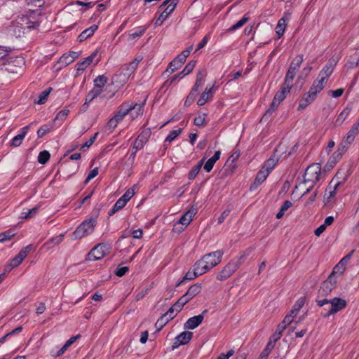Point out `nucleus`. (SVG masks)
Returning <instances> with one entry per match:
<instances>
[{
  "label": "nucleus",
  "mask_w": 359,
  "mask_h": 359,
  "mask_svg": "<svg viewBox=\"0 0 359 359\" xmlns=\"http://www.w3.org/2000/svg\"><path fill=\"white\" fill-rule=\"evenodd\" d=\"M130 107H131L129 106V102H123L120 105L117 112L113 116V118L119 123L123 119L125 116L131 111Z\"/></svg>",
  "instance_id": "a878e982"
},
{
  "label": "nucleus",
  "mask_w": 359,
  "mask_h": 359,
  "mask_svg": "<svg viewBox=\"0 0 359 359\" xmlns=\"http://www.w3.org/2000/svg\"><path fill=\"white\" fill-rule=\"evenodd\" d=\"M285 330V329L284 328V327H282V325H278V327L276 330V332L273 336L275 341L278 340L280 338V337Z\"/></svg>",
  "instance_id": "e2e57ef3"
},
{
  "label": "nucleus",
  "mask_w": 359,
  "mask_h": 359,
  "mask_svg": "<svg viewBox=\"0 0 359 359\" xmlns=\"http://www.w3.org/2000/svg\"><path fill=\"white\" fill-rule=\"evenodd\" d=\"M20 69H21V67L13 66L11 62H9L8 64L7 67H6V70L8 72L15 73V74H18Z\"/></svg>",
  "instance_id": "69168bd1"
},
{
  "label": "nucleus",
  "mask_w": 359,
  "mask_h": 359,
  "mask_svg": "<svg viewBox=\"0 0 359 359\" xmlns=\"http://www.w3.org/2000/svg\"><path fill=\"white\" fill-rule=\"evenodd\" d=\"M196 62L194 61H190L188 64H187V65L184 67V68L181 72L175 74L173 76V78L171 80V83L175 81L176 80H180L186 75L190 74L193 71Z\"/></svg>",
  "instance_id": "bb28decb"
},
{
  "label": "nucleus",
  "mask_w": 359,
  "mask_h": 359,
  "mask_svg": "<svg viewBox=\"0 0 359 359\" xmlns=\"http://www.w3.org/2000/svg\"><path fill=\"white\" fill-rule=\"evenodd\" d=\"M355 252V250H351L348 255L344 256L339 262L340 264L343 265L345 268L348 263L349 262L351 257L353 256V253Z\"/></svg>",
  "instance_id": "680f3d73"
},
{
  "label": "nucleus",
  "mask_w": 359,
  "mask_h": 359,
  "mask_svg": "<svg viewBox=\"0 0 359 359\" xmlns=\"http://www.w3.org/2000/svg\"><path fill=\"white\" fill-rule=\"evenodd\" d=\"M203 160H201L196 165H195L192 169L189 171L188 174V178L190 180H193L196 178L197 175L198 174L201 166L203 165Z\"/></svg>",
  "instance_id": "09e8293b"
},
{
  "label": "nucleus",
  "mask_w": 359,
  "mask_h": 359,
  "mask_svg": "<svg viewBox=\"0 0 359 359\" xmlns=\"http://www.w3.org/2000/svg\"><path fill=\"white\" fill-rule=\"evenodd\" d=\"M269 172L265 170L264 168H261L259 172L257 174V176L255 179L253 183L251 184L250 187V191H254L257 189V187L261 185L268 177L269 175Z\"/></svg>",
  "instance_id": "5701e85b"
},
{
  "label": "nucleus",
  "mask_w": 359,
  "mask_h": 359,
  "mask_svg": "<svg viewBox=\"0 0 359 359\" xmlns=\"http://www.w3.org/2000/svg\"><path fill=\"white\" fill-rule=\"evenodd\" d=\"M97 51H94L90 55L86 57L83 61L78 62L76 65V75H80L88 66H90L95 57L97 56Z\"/></svg>",
  "instance_id": "aec40b11"
},
{
  "label": "nucleus",
  "mask_w": 359,
  "mask_h": 359,
  "mask_svg": "<svg viewBox=\"0 0 359 359\" xmlns=\"http://www.w3.org/2000/svg\"><path fill=\"white\" fill-rule=\"evenodd\" d=\"M304 61V56L302 54L297 55L292 61L290 65L289 69L295 71L297 72V69L301 66L302 63Z\"/></svg>",
  "instance_id": "58836bf2"
},
{
  "label": "nucleus",
  "mask_w": 359,
  "mask_h": 359,
  "mask_svg": "<svg viewBox=\"0 0 359 359\" xmlns=\"http://www.w3.org/2000/svg\"><path fill=\"white\" fill-rule=\"evenodd\" d=\"M359 134V118L353 124L350 130L343 137L339 144L337 150L331 155L325 165V169L330 170L341 159L354 142L356 136Z\"/></svg>",
  "instance_id": "f257e3e1"
},
{
  "label": "nucleus",
  "mask_w": 359,
  "mask_h": 359,
  "mask_svg": "<svg viewBox=\"0 0 359 359\" xmlns=\"http://www.w3.org/2000/svg\"><path fill=\"white\" fill-rule=\"evenodd\" d=\"M359 65V49L355 50L351 54L346 63V67L348 69L355 68Z\"/></svg>",
  "instance_id": "c85d7f7f"
},
{
  "label": "nucleus",
  "mask_w": 359,
  "mask_h": 359,
  "mask_svg": "<svg viewBox=\"0 0 359 359\" xmlns=\"http://www.w3.org/2000/svg\"><path fill=\"white\" fill-rule=\"evenodd\" d=\"M178 0H165L160 8H164L155 21L156 26H161L176 8Z\"/></svg>",
  "instance_id": "9d476101"
},
{
  "label": "nucleus",
  "mask_w": 359,
  "mask_h": 359,
  "mask_svg": "<svg viewBox=\"0 0 359 359\" xmlns=\"http://www.w3.org/2000/svg\"><path fill=\"white\" fill-rule=\"evenodd\" d=\"M39 211V207H34L32 209H24L20 214L22 219H30L33 217Z\"/></svg>",
  "instance_id": "c03bdc74"
},
{
  "label": "nucleus",
  "mask_w": 359,
  "mask_h": 359,
  "mask_svg": "<svg viewBox=\"0 0 359 359\" xmlns=\"http://www.w3.org/2000/svg\"><path fill=\"white\" fill-rule=\"evenodd\" d=\"M221 151H216L214 155L206 161L203 168L207 172H210L212 170L215 163L219 159Z\"/></svg>",
  "instance_id": "72a5a7b5"
},
{
  "label": "nucleus",
  "mask_w": 359,
  "mask_h": 359,
  "mask_svg": "<svg viewBox=\"0 0 359 359\" xmlns=\"http://www.w3.org/2000/svg\"><path fill=\"white\" fill-rule=\"evenodd\" d=\"M337 283L338 280L333 278V276H329L328 278L321 283L316 299H321L320 297L328 296L336 287Z\"/></svg>",
  "instance_id": "f8f14e48"
},
{
  "label": "nucleus",
  "mask_w": 359,
  "mask_h": 359,
  "mask_svg": "<svg viewBox=\"0 0 359 359\" xmlns=\"http://www.w3.org/2000/svg\"><path fill=\"white\" fill-rule=\"evenodd\" d=\"M172 319V318H170V315H168V312H166L156 321L155 324L156 329L158 330H161L164 327V325H165Z\"/></svg>",
  "instance_id": "79ce46f5"
},
{
  "label": "nucleus",
  "mask_w": 359,
  "mask_h": 359,
  "mask_svg": "<svg viewBox=\"0 0 359 359\" xmlns=\"http://www.w3.org/2000/svg\"><path fill=\"white\" fill-rule=\"evenodd\" d=\"M323 90V89L318 86V85L313 83L309 90L304 93L299 100L297 110L302 111L312 104L316 100L318 95Z\"/></svg>",
  "instance_id": "423d86ee"
},
{
  "label": "nucleus",
  "mask_w": 359,
  "mask_h": 359,
  "mask_svg": "<svg viewBox=\"0 0 359 359\" xmlns=\"http://www.w3.org/2000/svg\"><path fill=\"white\" fill-rule=\"evenodd\" d=\"M149 27V25L140 26L136 27L134 31L129 34V38L132 40L142 36Z\"/></svg>",
  "instance_id": "4c0bfd02"
},
{
  "label": "nucleus",
  "mask_w": 359,
  "mask_h": 359,
  "mask_svg": "<svg viewBox=\"0 0 359 359\" xmlns=\"http://www.w3.org/2000/svg\"><path fill=\"white\" fill-rule=\"evenodd\" d=\"M249 20V16L248 14H245L240 20H238L236 24L232 25L230 28V30L234 31L236 30L241 27H243L248 21Z\"/></svg>",
  "instance_id": "864d4df0"
},
{
  "label": "nucleus",
  "mask_w": 359,
  "mask_h": 359,
  "mask_svg": "<svg viewBox=\"0 0 359 359\" xmlns=\"http://www.w3.org/2000/svg\"><path fill=\"white\" fill-rule=\"evenodd\" d=\"M51 128L48 125L41 126L37 130V136L39 138L43 137L46 134L50 131Z\"/></svg>",
  "instance_id": "13d9d810"
},
{
  "label": "nucleus",
  "mask_w": 359,
  "mask_h": 359,
  "mask_svg": "<svg viewBox=\"0 0 359 359\" xmlns=\"http://www.w3.org/2000/svg\"><path fill=\"white\" fill-rule=\"evenodd\" d=\"M336 63L334 60H330L327 64L323 67L317 79H315L313 83L323 89L327 82L328 78L334 72Z\"/></svg>",
  "instance_id": "6e6552de"
},
{
  "label": "nucleus",
  "mask_w": 359,
  "mask_h": 359,
  "mask_svg": "<svg viewBox=\"0 0 359 359\" xmlns=\"http://www.w3.org/2000/svg\"><path fill=\"white\" fill-rule=\"evenodd\" d=\"M186 304L187 302L182 301V297H180L178 301L175 304H173L167 311L168 315H170V318H174L176 314L182 310V307Z\"/></svg>",
  "instance_id": "c756f323"
},
{
  "label": "nucleus",
  "mask_w": 359,
  "mask_h": 359,
  "mask_svg": "<svg viewBox=\"0 0 359 359\" xmlns=\"http://www.w3.org/2000/svg\"><path fill=\"white\" fill-rule=\"evenodd\" d=\"M201 286L199 284H194L191 285L187 292L182 295V301H184L188 303L191 299H192L194 297H196L198 294L201 292Z\"/></svg>",
  "instance_id": "393cba45"
},
{
  "label": "nucleus",
  "mask_w": 359,
  "mask_h": 359,
  "mask_svg": "<svg viewBox=\"0 0 359 359\" xmlns=\"http://www.w3.org/2000/svg\"><path fill=\"white\" fill-rule=\"evenodd\" d=\"M142 60V57H137L128 65H125L122 67L121 74L124 76L123 79L122 80L123 82H126L130 77V76L134 74Z\"/></svg>",
  "instance_id": "4468645a"
},
{
  "label": "nucleus",
  "mask_w": 359,
  "mask_h": 359,
  "mask_svg": "<svg viewBox=\"0 0 359 359\" xmlns=\"http://www.w3.org/2000/svg\"><path fill=\"white\" fill-rule=\"evenodd\" d=\"M151 135L149 130L146 129L141 132V133L136 138L133 149L139 151L142 149L146 143L148 142Z\"/></svg>",
  "instance_id": "f3484780"
},
{
  "label": "nucleus",
  "mask_w": 359,
  "mask_h": 359,
  "mask_svg": "<svg viewBox=\"0 0 359 359\" xmlns=\"http://www.w3.org/2000/svg\"><path fill=\"white\" fill-rule=\"evenodd\" d=\"M108 81V78L104 75H100L97 76L94 81V87L102 90L103 87Z\"/></svg>",
  "instance_id": "a18cd8bd"
},
{
  "label": "nucleus",
  "mask_w": 359,
  "mask_h": 359,
  "mask_svg": "<svg viewBox=\"0 0 359 359\" xmlns=\"http://www.w3.org/2000/svg\"><path fill=\"white\" fill-rule=\"evenodd\" d=\"M13 234L10 231H7L0 233V242H4L10 240Z\"/></svg>",
  "instance_id": "0e129e2a"
},
{
  "label": "nucleus",
  "mask_w": 359,
  "mask_h": 359,
  "mask_svg": "<svg viewBox=\"0 0 359 359\" xmlns=\"http://www.w3.org/2000/svg\"><path fill=\"white\" fill-rule=\"evenodd\" d=\"M341 184V182L338 180H335L333 179L330 184L328 185L327 188L326 189V193L328 194V198H331L334 196L336 190L338 188V187Z\"/></svg>",
  "instance_id": "e433bc0d"
},
{
  "label": "nucleus",
  "mask_w": 359,
  "mask_h": 359,
  "mask_svg": "<svg viewBox=\"0 0 359 359\" xmlns=\"http://www.w3.org/2000/svg\"><path fill=\"white\" fill-rule=\"evenodd\" d=\"M135 187L136 185H134L133 187L128 189L120 198L121 200H123L127 203L130 200V198L135 195Z\"/></svg>",
  "instance_id": "8fccbe9b"
},
{
  "label": "nucleus",
  "mask_w": 359,
  "mask_h": 359,
  "mask_svg": "<svg viewBox=\"0 0 359 359\" xmlns=\"http://www.w3.org/2000/svg\"><path fill=\"white\" fill-rule=\"evenodd\" d=\"M69 113V110L67 109H64L60 110L56 115L55 118V121H64L66 118L67 117L68 114Z\"/></svg>",
  "instance_id": "5fc2aeb1"
},
{
  "label": "nucleus",
  "mask_w": 359,
  "mask_h": 359,
  "mask_svg": "<svg viewBox=\"0 0 359 359\" xmlns=\"http://www.w3.org/2000/svg\"><path fill=\"white\" fill-rule=\"evenodd\" d=\"M320 174L321 165L319 163H312L307 167L304 176V184L309 183L310 184L303 193V196L309 193L314 184L319 181Z\"/></svg>",
  "instance_id": "20e7f679"
},
{
  "label": "nucleus",
  "mask_w": 359,
  "mask_h": 359,
  "mask_svg": "<svg viewBox=\"0 0 359 359\" xmlns=\"http://www.w3.org/2000/svg\"><path fill=\"white\" fill-rule=\"evenodd\" d=\"M129 106L131 107V115L133 117H136L140 114H142L143 113V106L144 103L142 104H138L136 103L135 104H133L132 103L129 102Z\"/></svg>",
  "instance_id": "49530a36"
},
{
  "label": "nucleus",
  "mask_w": 359,
  "mask_h": 359,
  "mask_svg": "<svg viewBox=\"0 0 359 359\" xmlns=\"http://www.w3.org/2000/svg\"><path fill=\"white\" fill-rule=\"evenodd\" d=\"M118 123V122L112 117L107 123L106 128L107 130L111 133L114 130V129L117 126Z\"/></svg>",
  "instance_id": "bf43d9fd"
},
{
  "label": "nucleus",
  "mask_w": 359,
  "mask_h": 359,
  "mask_svg": "<svg viewBox=\"0 0 359 359\" xmlns=\"http://www.w3.org/2000/svg\"><path fill=\"white\" fill-rule=\"evenodd\" d=\"M292 88L282 84L280 90L276 93L269 108L266 110L264 116H271L278 108L280 104L285 99L286 95L290 92Z\"/></svg>",
  "instance_id": "1a4fd4ad"
},
{
  "label": "nucleus",
  "mask_w": 359,
  "mask_h": 359,
  "mask_svg": "<svg viewBox=\"0 0 359 359\" xmlns=\"http://www.w3.org/2000/svg\"><path fill=\"white\" fill-rule=\"evenodd\" d=\"M290 13L285 12L284 13L283 16L278 20L276 27V32L278 36V38H280L285 33L287 27V22L290 20Z\"/></svg>",
  "instance_id": "412c9836"
},
{
  "label": "nucleus",
  "mask_w": 359,
  "mask_h": 359,
  "mask_svg": "<svg viewBox=\"0 0 359 359\" xmlns=\"http://www.w3.org/2000/svg\"><path fill=\"white\" fill-rule=\"evenodd\" d=\"M351 111V108L349 107H346L338 115L335 123L337 126L341 125L348 117Z\"/></svg>",
  "instance_id": "c9c22d12"
},
{
  "label": "nucleus",
  "mask_w": 359,
  "mask_h": 359,
  "mask_svg": "<svg viewBox=\"0 0 359 359\" xmlns=\"http://www.w3.org/2000/svg\"><path fill=\"white\" fill-rule=\"evenodd\" d=\"M129 270L128 266H118L116 271V275L118 277L123 276Z\"/></svg>",
  "instance_id": "774afa93"
},
{
  "label": "nucleus",
  "mask_w": 359,
  "mask_h": 359,
  "mask_svg": "<svg viewBox=\"0 0 359 359\" xmlns=\"http://www.w3.org/2000/svg\"><path fill=\"white\" fill-rule=\"evenodd\" d=\"M251 251V249H247L239 256L235 257L231 259L230 262L217 274L216 278L220 281H224L229 278L241 266L245 259L250 254Z\"/></svg>",
  "instance_id": "7ed1b4c3"
},
{
  "label": "nucleus",
  "mask_w": 359,
  "mask_h": 359,
  "mask_svg": "<svg viewBox=\"0 0 359 359\" xmlns=\"http://www.w3.org/2000/svg\"><path fill=\"white\" fill-rule=\"evenodd\" d=\"M184 62V60L182 59V57L178 55L172 61L170 62L166 71L170 72V73H173L180 69Z\"/></svg>",
  "instance_id": "473e14b6"
},
{
  "label": "nucleus",
  "mask_w": 359,
  "mask_h": 359,
  "mask_svg": "<svg viewBox=\"0 0 359 359\" xmlns=\"http://www.w3.org/2000/svg\"><path fill=\"white\" fill-rule=\"evenodd\" d=\"M223 255L222 250H216L205 255L203 257L210 270L221 262Z\"/></svg>",
  "instance_id": "2eb2a0df"
},
{
  "label": "nucleus",
  "mask_w": 359,
  "mask_h": 359,
  "mask_svg": "<svg viewBox=\"0 0 359 359\" xmlns=\"http://www.w3.org/2000/svg\"><path fill=\"white\" fill-rule=\"evenodd\" d=\"M109 251V247L104 243H100L93 248L88 255V260H100L103 258Z\"/></svg>",
  "instance_id": "ddd939ff"
},
{
  "label": "nucleus",
  "mask_w": 359,
  "mask_h": 359,
  "mask_svg": "<svg viewBox=\"0 0 359 359\" xmlns=\"http://www.w3.org/2000/svg\"><path fill=\"white\" fill-rule=\"evenodd\" d=\"M278 162V158L276 154L272 155L262 165V168L271 173Z\"/></svg>",
  "instance_id": "7c9ffc66"
},
{
  "label": "nucleus",
  "mask_w": 359,
  "mask_h": 359,
  "mask_svg": "<svg viewBox=\"0 0 359 359\" xmlns=\"http://www.w3.org/2000/svg\"><path fill=\"white\" fill-rule=\"evenodd\" d=\"M193 267L194 269L196 271V273L201 276L210 270L203 257L197 261Z\"/></svg>",
  "instance_id": "2f4dec72"
},
{
  "label": "nucleus",
  "mask_w": 359,
  "mask_h": 359,
  "mask_svg": "<svg viewBox=\"0 0 359 359\" xmlns=\"http://www.w3.org/2000/svg\"><path fill=\"white\" fill-rule=\"evenodd\" d=\"M346 268L338 262L333 268L332 273L330 276H333V278L338 280L339 276H341L345 271Z\"/></svg>",
  "instance_id": "a19ab883"
},
{
  "label": "nucleus",
  "mask_w": 359,
  "mask_h": 359,
  "mask_svg": "<svg viewBox=\"0 0 359 359\" xmlns=\"http://www.w3.org/2000/svg\"><path fill=\"white\" fill-rule=\"evenodd\" d=\"M207 310H204L201 314L189 318L184 323V327L187 330H194L197 327L203 320L204 315Z\"/></svg>",
  "instance_id": "a211bd4d"
},
{
  "label": "nucleus",
  "mask_w": 359,
  "mask_h": 359,
  "mask_svg": "<svg viewBox=\"0 0 359 359\" xmlns=\"http://www.w3.org/2000/svg\"><path fill=\"white\" fill-rule=\"evenodd\" d=\"M32 249V245H28L23 248L20 250L19 253L13 258L12 259L11 263L9 264V266L11 268H15L18 266L23 260L27 257L28 254L30 252V251Z\"/></svg>",
  "instance_id": "dca6fc26"
},
{
  "label": "nucleus",
  "mask_w": 359,
  "mask_h": 359,
  "mask_svg": "<svg viewBox=\"0 0 359 359\" xmlns=\"http://www.w3.org/2000/svg\"><path fill=\"white\" fill-rule=\"evenodd\" d=\"M359 134V118L353 124L350 130L343 137L339 144L337 150L331 155L325 165V169L330 170L341 159L354 142L356 136Z\"/></svg>",
  "instance_id": "f03ea898"
},
{
  "label": "nucleus",
  "mask_w": 359,
  "mask_h": 359,
  "mask_svg": "<svg viewBox=\"0 0 359 359\" xmlns=\"http://www.w3.org/2000/svg\"><path fill=\"white\" fill-rule=\"evenodd\" d=\"M96 224L97 219L95 218L85 219L72 233L73 239H81L90 235L94 231Z\"/></svg>",
  "instance_id": "39448f33"
},
{
  "label": "nucleus",
  "mask_w": 359,
  "mask_h": 359,
  "mask_svg": "<svg viewBox=\"0 0 359 359\" xmlns=\"http://www.w3.org/2000/svg\"><path fill=\"white\" fill-rule=\"evenodd\" d=\"M65 235L61 233L57 236L53 237L48 240L43 245V248L46 250L52 249L54 246L61 243L64 239Z\"/></svg>",
  "instance_id": "cd10ccee"
},
{
  "label": "nucleus",
  "mask_w": 359,
  "mask_h": 359,
  "mask_svg": "<svg viewBox=\"0 0 359 359\" xmlns=\"http://www.w3.org/2000/svg\"><path fill=\"white\" fill-rule=\"evenodd\" d=\"M192 336L193 333L191 332L184 331L181 332L175 338L172 349L177 348L181 345H185L188 344L190 341Z\"/></svg>",
  "instance_id": "6ab92c4d"
},
{
  "label": "nucleus",
  "mask_w": 359,
  "mask_h": 359,
  "mask_svg": "<svg viewBox=\"0 0 359 359\" xmlns=\"http://www.w3.org/2000/svg\"><path fill=\"white\" fill-rule=\"evenodd\" d=\"M197 208L192 206L187 210L180 219V220L174 224L173 230L177 232L183 231L193 220L194 217L197 213Z\"/></svg>",
  "instance_id": "9b49d317"
},
{
  "label": "nucleus",
  "mask_w": 359,
  "mask_h": 359,
  "mask_svg": "<svg viewBox=\"0 0 359 359\" xmlns=\"http://www.w3.org/2000/svg\"><path fill=\"white\" fill-rule=\"evenodd\" d=\"M97 175H98V168H95L94 169L90 170V172L88 173V175L85 180V183L86 184L88 183L92 179L95 177Z\"/></svg>",
  "instance_id": "338daca9"
},
{
  "label": "nucleus",
  "mask_w": 359,
  "mask_h": 359,
  "mask_svg": "<svg viewBox=\"0 0 359 359\" xmlns=\"http://www.w3.org/2000/svg\"><path fill=\"white\" fill-rule=\"evenodd\" d=\"M201 276L200 274L196 273V271L194 269L192 271L189 270L187 272L184 277V280H192L195 279L196 277Z\"/></svg>",
  "instance_id": "052dcab7"
},
{
  "label": "nucleus",
  "mask_w": 359,
  "mask_h": 359,
  "mask_svg": "<svg viewBox=\"0 0 359 359\" xmlns=\"http://www.w3.org/2000/svg\"><path fill=\"white\" fill-rule=\"evenodd\" d=\"M97 29L98 26L96 25H93L83 30L79 36V41H83L86 40L88 38L92 36Z\"/></svg>",
  "instance_id": "f704fd0d"
},
{
  "label": "nucleus",
  "mask_w": 359,
  "mask_h": 359,
  "mask_svg": "<svg viewBox=\"0 0 359 359\" xmlns=\"http://www.w3.org/2000/svg\"><path fill=\"white\" fill-rule=\"evenodd\" d=\"M214 95V85H208L204 92L201 94L200 98L197 101L198 106H203L208 100H210Z\"/></svg>",
  "instance_id": "b1692460"
},
{
  "label": "nucleus",
  "mask_w": 359,
  "mask_h": 359,
  "mask_svg": "<svg viewBox=\"0 0 359 359\" xmlns=\"http://www.w3.org/2000/svg\"><path fill=\"white\" fill-rule=\"evenodd\" d=\"M305 304V297H302L299 298L295 303L292 306V309H294L297 312H299V311L302 309V308L304 306Z\"/></svg>",
  "instance_id": "6e6d98bb"
},
{
  "label": "nucleus",
  "mask_w": 359,
  "mask_h": 359,
  "mask_svg": "<svg viewBox=\"0 0 359 359\" xmlns=\"http://www.w3.org/2000/svg\"><path fill=\"white\" fill-rule=\"evenodd\" d=\"M79 56V52L72 51L68 55H63L61 58V62H65L66 64L73 62Z\"/></svg>",
  "instance_id": "37998d69"
},
{
  "label": "nucleus",
  "mask_w": 359,
  "mask_h": 359,
  "mask_svg": "<svg viewBox=\"0 0 359 359\" xmlns=\"http://www.w3.org/2000/svg\"><path fill=\"white\" fill-rule=\"evenodd\" d=\"M316 303L317 305L320 307H322L327 304H331L330 309L327 311V313L324 314V317L325 318H327L331 315H333L343 310L347 305L346 300L338 297H334L331 299H327L326 298H323L322 299H316Z\"/></svg>",
  "instance_id": "0eeeda50"
},
{
  "label": "nucleus",
  "mask_w": 359,
  "mask_h": 359,
  "mask_svg": "<svg viewBox=\"0 0 359 359\" xmlns=\"http://www.w3.org/2000/svg\"><path fill=\"white\" fill-rule=\"evenodd\" d=\"M50 154L48 151H42L39 154L38 161L41 164H46L50 159Z\"/></svg>",
  "instance_id": "3c124183"
},
{
  "label": "nucleus",
  "mask_w": 359,
  "mask_h": 359,
  "mask_svg": "<svg viewBox=\"0 0 359 359\" xmlns=\"http://www.w3.org/2000/svg\"><path fill=\"white\" fill-rule=\"evenodd\" d=\"M182 131V128H178L177 130H173L170 131L168 136L166 137L165 142H172L174 140L177 138V136H179L181 134Z\"/></svg>",
  "instance_id": "603ef678"
},
{
  "label": "nucleus",
  "mask_w": 359,
  "mask_h": 359,
  "mask_svg": "<svg viewBox=\"0 0 359 359\" xmlns=\"http://www.w3.org/2000/svg\"><path fill=\"white\" fill-rule=\"evenodd\" d=\"M296 73L297 72L295 71L288 69L283 84H284L285 86H287L290 88H292L293 80L296 75Z\"/></svg>",
  "instance_id": "ea45409f"
},
{
  "label": "nucleus",
  "mask_w": 359,
  "mask_h": 359,
  "mask_svg": "<svg viewBox=\"0 0 359 359\" xmlns=\"http://www.w3.org/2000/svg\"><path fill=\"white\" fill-rule=\"evenodd\" d=\"M29 130V125L22 128L19 131V134H18L17 135L12 138V140L10 142V145L13 147H18L20 146L25 136L28 133Z\"/></svg>",
  "instance_id": "4be33fe9"
},
{
  "label": "nucleus",
  "mask_w": 359,
  "mask_h": 359,
  "mask_svg": "<svg viewBox=\"0 0 359 359\" xmlns=\"http://www.w3.org/2000/svg\"><path fill=\"white\" fill-rule=\"evenodd\" d=\"M205 74L203 72H199L197 74L196 82L194 84H196V86H198V87L203 86L205 83Z\"/></svg>",
  "instance_id": "4d7b16f0"
},
{
  "label": "nucleus",
  "mask_w": 359,
  "mask_h": 359,
  "mask_svg": "<svg viewBox=\"0 0 359 359\" xmlns=\"http://www.w3.org/2000/svg\"><path fill=\"white\" fill-rule=\"evenodd\" d=\"M52 90H53L52 88L49 87L47 89L42 91L41 93H40V94L39 95V97H38V100H36L35 102L39 104H42L45 103V102L46 101V100H47L48 95H50V92L52 91Z\"/></svg>",
  "instance_id": "de8ad7c7"
}]
</instances>
